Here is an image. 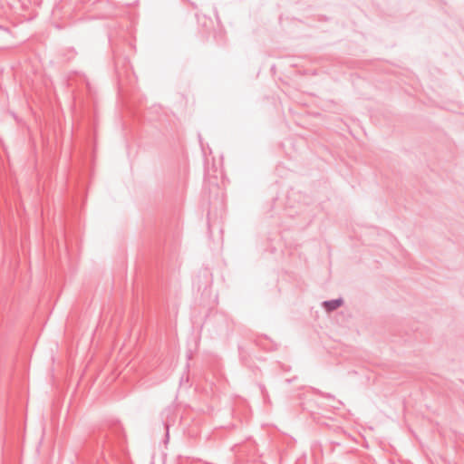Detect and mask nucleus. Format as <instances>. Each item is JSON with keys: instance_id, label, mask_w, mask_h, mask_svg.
Returning <instances> with one entry per match:
<instances>
[{"instance_id": "1", "label": "nucleus", "mask_w": 464, "mask_h": 464, "mask_svg": "<svg viewBox=\"0 0 464 464\" xmlns=\"http://www.w3.org/2000/svg\"><path fill=\"white\" fill-rule=\"evenodd\" d=\"M342 304V301L341 300H335V301H333V302H330V303H326L325 305L330 309V310H333V309H335L337 307H339Z\"/></svg>"}]
</instances>
